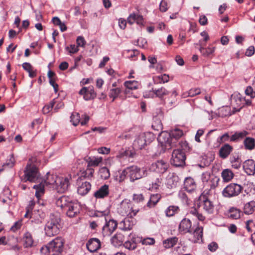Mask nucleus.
Listing matches in <instances>:
<instances>
[{"mask_svg":"<svg viewBox=\"0 0 255 255\" xmlns=\"http://www.w3.org/2000/svg\"><path fill=\"white\" fill-rule=\"evenodd\" d=\"M55 104V102L54 100L51 101L49 105H45L42 109V112L44 114L48 113L53 108L54 105Z\"/></svg>","mask_w":255,"mask_h":255,"instance_id":"56","label":"nucleus"},{"mask_svg":"<svg viewBox=\"0 0 255 255\" xmlns=\"http://www.w3.org/2000/svg\"><path fill=\"white\" fill-rule=\"evenodd\" d=\"M70 118V121L74 126H77L80 122V117L79 113H73Z\"/></svg>","mask_w":255,"mask_h":255,"instance_id":"52","label":"nucleus"},{"mask_svg":"<svg viewBox=\"0 0 255 255\" xmlns=\"http://www.w3.org/2000/svg\"><path fill=\"white\" fill-rule=\"evenodd\" d=\"M203 229L202 227H197L193 232V239L192 241L194 243L202 241Z\"/></svg>","mask_w":255,"mask_h":255,"instance_id":"30","label":"nucleus"},{"mask_svg":"<svg viewBox=\"0 0 255 255\" xmlns=\"http://www.w3.org/2000/svg\"><path fill=\"white\" fill-rule=\"evenodd\" d=\"M141 237L133 236L130 240H128L123 244L124 247L130 251L134 250L137 248V244L141 242Z\"/></svg>","mask_w":255,"mask_h":255,"instance_id":"17","label":"nucleus"},{"mask_svg":"<svg viewBox=\"0 0 255 255\" xmlns=\"http://www.w3.org/2000/svg\"><path fill=\"white\" fill-rule=\"evenodd\" d=\"M168 163L163 160H159L153 163L150 166V169L153 171L159 174L165 172L168 168Z\"/></svg>","mask_w":255,"mask_h":255,"instance_id":"11","label":"nucleus"},{"mask_svg":"<svg viewBox=\"0 0 255 255\" xmlns=\"http://www.w3.org/2000/svg\"><path fill=\"white\" fill-rule=\"evenodd\" d=\"M221 176L223 178V181L225 182H229L234 177V173L229 169H226L222 171L221 173Z\"/></svg>","mask_w":255,"mask_h":255,"instance_id":"34","label":"nucleus"},{"mask_svg":"<svg viewBox=\"0 0 255 255\" xmlns=\"http://www.w3.org/2000/svg\"><path fill=\"white\" fill-rule=\"evenodd\" d=\"M22 68L29 74V76L33 78L36 76V72L32 70L31 65L28 62L23 63L22 65Z\"/></svg>","mask_w":255,"mask_h":255,"instance_id":"44","label":"nucleus"},{"mask_svg":"<svg viewBox=\"0 0 255 255\" xmlns=\"http://www.w3.org/2000/svg\"><path fill=\"white\" fill-rule=\"evenodd\" d=\"M45 217L44 213L40 210H34L31 212L30 219L31 222L39 224L42 223V220Z\"/></svg>","mask_w":255,"mask_h":255,"instance_id":"23","label":"nucleus"},{"mask_svg":"<svg viewBox=\"0 0 255 255\" xmlns=\"http://www.w3.org/2000/svg\"><path fill=\"white\" fill-rule=\"evenodd\" d=\"M245 93L247 95L250 96L251 98L255 97V92L251 86H248L245 90Z\"/></svg>","mask_w":255,"mask_h":255,"instance_id":"63","label":"nucleus"},{"mask_svg":"<svg viewBox=\"0 0 255 255\" xmlns=\"http://www.w3.org/2000/svg\"><path fill=\"white\" fill-rule=\"evenodd\" d=\"M99 174L103 179H107L110 176L109 170L106 167L100 169Z\"/></svg>","mask_w":255,"mask_h":255,"instance_id":"47","label":"nucleus"},{"mask_svg":"<svg viewBox=\"0 0 255 255\" xmlns=\"http://www.w3.org/2000/svg\"><path fill=\"white\" fill-rule=\"evenodd\" d=\"M183 135V131L179 129L173 130L170 133L162 132L158 138L162 148L164 150H169L176 146L177 139Z\"/></svg>","mask_w":255,"mask_h":255,"instance_id":"1","label":"nucleus"},{"mask_svg":"<svg viewBox=\"0 0 255 255\" xmlns=\"http://www.w3.org/2000/svg\"><path fill=\"white\" fill-rule=\"evenodd\" d=\"M243 168L248 175H254L255 173V161L252 159L247 160L244 163Z\"/></svg>","mask_w":255,"mask_h":255,"instance_id":"21","label":"nucleus"},{"mask_svg":"<svg viewBox=\"0 0 255 255\" xmlns=\"http://www.w3.org/2000/svg\"><path fill=\"white\" fill-rule=\"evenodd\" d=\"M71 177L67 176L65 177H59L57 179V181L55 184V189L58 192L64 193L67 191L69 187V180Z\"/></svg>","mask_w":255,"mask_h":255,"instance_id":"10","label":"nucleus"},{"mask_svg":"<svg viewBox=\"0 0 255 255\" xmlns=\"http://www.w3.org/2000/svg\"><path fill=\"white\" fill-rule=\"evenodd\" d=\"M216 49V47L214 46H208L207 48H204L201 46L200 47V51L202 54L205 57L209 56L212 55Z\"/></svg>","mask_w":255,"mask_h":255,"instance_id":"40","label":"nucleus"},{"mask_svg":"<svg viewBox=\"0 0 255 255\" xmlns=\"http://www.w3.org/2000/svg\"><path fill=\"white\" fill-rule=\"evenodd\" d=\"M76 43L78 47H84L86 44V41L84 38L81 36H79L77 38Z\"/></svg>","mask_w":255,"mask_h":255,"instance_id":"64","label":"nucleus"},{"mask_svg":"<svg viewBox=\"0 0 255 255\" xmlns=\"http://www.w3.org/2000/svg\"><path fill=\"white\" fill-rule=\"evenodd\" d=\"M233 147L229 144H225L219 150V155L222 158H226L233 150Z\"/></svg>","mask_w":255,"mask_h":255,"instance_id":"28","label":"nucleus"},{"mask_svg":"<svg viewBox=\"0 0 255 255\" xmlns=\"http://www.w3.org/2000/svg\"><path fill=\"white\" fill-rule=\"evenodd\" d=\"M60 222V219L58 217L51 215L44 228L45 234L49 237L57 235L61 228Z\"/></svg>","mask_w":255,"mask_h":255,"instance_id":"4","label":"nucleus"},{"mask_svg":"<svg viewBox=\"0 0 255 255\" xmlns=\"http://www.w3.org/2000/svg\"><path fill=\"white\" fill-rule=\"evenodd\" d=\"M22 226V220H19L14 223V224L10 228V230L13 232L19 230Z\"/></svg>","mask_w":255,"mask_h":255,"instance_id":"59","label":"nucleus"},{"mask_svg":"<svg viewBox=\"0 0 255 255\" xmlns=\"http://www.w3.org/2000/svg\"><path fill=\"white\" fill-rule=\"evenodd\" d=\"M191 227V221L189 219L184 218L179 224V232L181 234L191 233H192Z\"/></svg>","mask_w":255,"mask_h":255,"instance_id":"18","label":"nucleus"},{"mask_svg":"<svg viewBox=\"0 0 255 255\" xmlns=\"http://www.w3.org/2000/svg\"><path fill=\"white\" fill-rule=\"evenodd\" d=\"M126 172L128 173V176L131 181L140 179L146 176V170L144 169H141L137 166L132 165L126 168Z\"/></svg>","mask_w":255,"mask_h":255,"instance_id":"7","label":"nucleus"},{"mask_svg":"<svg viewBox=\"0 0 255 255\" xmlns=\"http://www.w3.org/2000/svg\"><path fill=\"white\" fill-rule=\"evenodd\" d=\"M179 182V177L174 173H169L166 179V184L168 188H173L177 186Z\"/></svg>","mask_w":255,"mask_h":255,"instance_id":"16","label":"nucleus"},{"mask_svg":"<svg viewBox=\"0 0 255 255\" xmlns=\"http://www.w3.org/2000/svg\"><path fill=\"white\" fill-rule=\"evenodd\" d=\"M162 183V179L160 177L156 178L152 182L151 188L152 190H157L161 186Z\"/></svg>","mask_w":255,"mask_h":255,"instance_id":"55","label":"nucleus"},{"mask_svg":"<svg viewBox=\"0 0 255 255\" xmlns=\"http://www.w3.org/2000/svg\"><path fill=\"white\" fill-rule=\"evenodd\" d=\"M153 92L156 96L159 98H162L163 96L169 94V91L164 87H161L157 90H155Z\"/></svg>","mask_w":255,"mask_h":255,"instance_id":"49","label":"nucleus"},{"mask_svg":"<svg viewBox=\"0 0 255 255\" xmlns=\"http://www.w3.org/2000/svg\"><path fill=\"white\" fill-rule=\"evenodd\" d=\"M201 93V90L199 88H194L190 89L188 92L183 94V96L184 98L187 97H194Z\"/></svg>","mask_w":255,"mask_h":255,"instance_id":"50","label":"nucleus"},{"mask_svg":"<svg viewBox=\"0 0 255 255\" xmlns=\"http://www.w3.org/2000/svg\"><path fill=\"white\" fill-rule=\"evenodd\" d=\"M72 202V200L68 196H62L56 200V205L64 211Z\"/></svg>","mask_w":255,"mask_h":255,"instance_id":"22","label":"nucleus"},{"mask_svg":"<svg viewBox=\"0 0 255 255\" xmlns=\"http://www.w3.org/2000/svg\"><path fill=\"white\" fill-rule=\"evenodd\" d=\"M243 187L239 184L231 183L227 186L223 190V196L231 198L238 196L242 191Z\"/></svg>","mask_w":255,"mask_h":255,"instance_id":"9","label":"nucleus"},{"mask_svg":"<svg viewBox=\"0 0 255 255\" xmlns=\"http://www.w3.org/2000/svg\"><path fill=\"white\" fill-rule=\"evenodd\" d=\"M64 241L61 237H57L49 242L47 245L40 249L42 254L49 253L50 255H59L63 250Z\"/></svg>","mask_w":255,"mask_h":255,"instance_id":"2","label":"nucleus"},{"mask_svg":"<svg viewBox=\"0 0 255 255\" xmlns=\"http://www.w3.org/2000/svg\"><path fill=\"white\" fill-rule=\"evenodd\" d=\"M58 177H59L57 176L56 175L48 173L46 179L42 182L45 185H55L57 181V179L58 178Z\"/></svg>","mask_w":255,"mask_h":255,"instance_id":"36","label":"nucleus"},{"mask_svg":"<svg viewBox=\"0 0 255 255\" xmlns=\"http://www.w3.org/2000/svg\"><path fill=\"white\" fill-rule=\"evenodd\" d=\"M45 184L42 181L40 184L33 186V188L36 190L35 196L39 199L41 196L44 193Z\"/></svg>","mask_w":255,"mask_h":255,"instance_id":"37","label":"nucleus"},{"mask_svg":"<svg viewBox=\"0 0 255 255\" xmlns=\"http://www.w3.org/2000/svg\"><path fill=\"white\" fill-rule=\"evenodd\" d=\"M88 250L91 253L96 252L101 248V242L97 238L90 239L86 244Z\"/></svg>","mask_w":255,"mask_h":255,"instance_id":"19","label":"nucleus"},{"mask_svg":"<svg viewBox=\"0 0 255 255\" xmlns=\"http://www.w3.org/2000/svg\"><path fill=\"white\" fill-rule=\"evenodd\" d=\"M228 216L232 219H237L240 217V211L235 208H231L229 210Z\"/></svg>","mask_w":255,"mask_h":255,"instance_id":"45","label":"nucleus"},{"mask_svg":"<svg viewBox=\"0 0 255 255\" xmlns=\"http://www.w3.org/2000/svg\"><path fill=\"white\" fill-rule=\"evenodd\" d=\"M23 239L25 247H31L33 246L34 241L31 233L29 232H27L24 234Z\"/></svg>","mask_w":255,"mask_h":255,"instance_id":"33","label":"nucleus"},{"mask_svg":"<svg viewBox=\"0 0 255 255\" xmlns=\"http://www.w3.org/2000/svg\"><path fill=\"white\" fill-rule=\"evenodd\" d=\"M124 241V236L120 233H117L111 239V244L115 247L122 246Z\"/></svg>","mask_w":255,"mask_h":255,"instance_id":"25","label":"nucleus"},{"mask_svg":"<svg viewBox=\"0 0 255 255\" xmlns=\"http://www.w3.org/2000/svg\"><path fill=\"white\" fill-rule=\"evenodd\" d=\"M81 208L76 202H72L65 209L67 216L73 218L76 216L79 213Z\"/></svg>","mask_w":255,"mask_h":255,"instance_id":"15","label":"nucleus"},{"mask_svg":"<svg viewBox=\"0 0 255 255\" xmlns=\"http://www.w3.org/2000/svg\"><path fill=\"white\" fill-rule=\"evenodd\" d=\"M109 192V186L105 184L95 192L94 196L96 198H103L108 196Z\"/></svg>","mask_w":255,"mask_h":255,"instance_id":"27","label":"nucleus"},{"mask_svg":"<svg viewBox=\"0 0 255 255\" xmlns=\"http://www.w3.org/2000/svg\"><path fill=\"white\" fill-rule=\"evenodd\" d=\"M128 22L132 24L134 22L138 25H143V17L141 15L136 14L135 13H131L127 18Z\"/></svg>","mask_w":255,"mask_h":255,"instance_id":"26","label":"nucleus"},{"mask_svg":"<svg viewBox=\"0 0 255 255\" xmlns=\"http://www.w3.org/2000/svg\"><path fill=\"white\" fill-rule=\"evenodd\" d=\"M199 206L202 208L207 214H211L214 212V205L212 201L206 196H203L201 198Z\"/></svg>","mask_w":255,"mask_h":255,"instance_id":"13","label":"nucleus"},{"mask_svg":"<svg viewBox=\"0 0 255 255\" xmlns=\"http://www.w3.org/2000/svg\"><path fill=\"white\" fill-rule=\"evenodd\" d=\"M161 198L160 194H153L151 195L149 200L147 203V207L151 208L154 207Z\"/></svg>","mask_w":255,"mask_h":255,"instance_id":"29","label":"nucleus"},{"mask_svg":"<svg viewBox=\"0 0 255 255\" xmlns=\"http://www.w3.org/2000/svg\"><path fill=\"white\" fill-rule=\"evenodd\" d=\"M15 161L13 155H10V157L5 163L2 165V168L0 169V172L2 171L6 168H11L14 165Z\"/></svg>","mask_w":255,"mask_h":255,"instance_id":"48","label":"nucleus"},{"mask_svg":"<svg viewBox=\"0 0 255 255\" xmlns=\"http://www.w3.org/2000/svg\"><path fill=\"white\" fill-rule=\"evenodd\" d=\"M136 223L135 219L127 217L120 223V228L124 231L130 230Z\"/></svg>","mask_w":255,"mask_h":255,"instance_id":"20","label":"nucleus"},{"mask_svg":"<svg viewBox=\"0 0 255 255\" xmlns=\"http://www.w3.org/2000/svg\"><path fill=\"white\" fill-rule=\"evenodd\" d=\"M91 184L89 182H85L80 185L77 189V192L81 195L87 194L91 189Z\"/></svg>","mask_w":255,"mask_h":255,"instance_id":"31","label":"nucleus"},{"mask_svg":"<svg viewBox=\"0 0 255 255\" xmlns=\"http://www.w3.org/2000/svg\"><path fill=\"white\" fill-rule=\"evenodd\" d=\"M255 209V202L254 201H250L244 206V211L246 214H252Z\"/></svg>","mask_w":255,"mask_h":255,"instance_id":"39","label":"nucleus"},{"mask_svg":"<svg viewBox=\"0 0 255 255\" xmlns=\"http://www.w3.org/2000/svg\"><path fill=\"white\" fill-rule=\"evenodd\" d=\"M178 241V238L173 237L169 238L163 241V247L165 249H169L176 245Z\"/></svg>","mask_w":255,"mask_h":255,"instance_id":"32","label":"nucleus"},{"mask_svg":"<svg viewBox=\"0 0 255 255\" xmlns=\"http://www.w3.org/2000/svg\"><path fill=\"white\" fill-rule=\"evenodd\" d=\"M154 138V134L150 132L140 134L134 141L133 146L135 150H140L150 143Z\"/></svg>","mask_w":255,"mask_h":255,"instance_id":"5","label":"nucleus"},{"mask_svg":"<svg viewBox=\"0 0 255 255\" xmlns=\"http://www.w3.org/2000/svg\"><path fill=\"white\" fill-rule=\"evenodd\" d=\"M186 155L181 149H174L170 159L171 164L176 167L183 166L185 164Z\"/></svg>","mask_w":255,"mask_h":255,"instance_id":"8","label":"nucleus"},{"mask_svg":"<svg viewBox=\"0 0 255 255\" xmlns=\"http://www.w3.org/2000/svg\"><path fill=\"white\" fill-rule=\"evenodd\" d=\"M179 208L177 206H170L165 210L166 215L168 217H172L179 212Z\"/></svg>","mask_w":255,"mask_h":255,"instance_id":"42","label":"nucleus"},{"mask_svg":"<svg viewBox=\"0 0 255 255\" xmlns=\"http://www.w3.org/2000/svg\"><path fill=\"white\" fill-rule=\"evenodd\" d=\"M121 92L122 90L119 88H113L110 90L109 97L113 98L112 101H114L118 97Z\"/></svg>","mask_w":255,"mask_h":255,"instance_id":"51","label":"nucleus"},{"mask_svg":"<svg viewBox=\"0 0 255 255\" xmlns=\"http://www.w3.org/2000/svg\"><path fill=\"white\" fill-rule=\"evenodd\" d=\"M88 162V167L97 166L102 161V157H97L90 159Z\"/></svg>","mask_w":255,"mask_h":255,"instance_id":"53","label":"nucleus"},{"mask_svg":"<svg viewBox=\"0 0 255 255\" xmlns=\"http://www.w3.org/2000/svg\"><path fill=\"white\" fill-rule=\"evenodd\" d=\"M189 214L197 217L199 221H203L205 219V217L200 213L195 207L191 208L189 211Z\"/></svg>","mask_w":255,"mask_h":255,"instance_id":"43","label":"nucleus"},{"mask_svg":"<svg viewBox=\"0 0 255 255\" xmlns=\"http://www.w3.org/2000/svg\"><path fill=\"white\" fill-rule=\"evenodd\" d=\"M162 113L159 110V114H158V119L157 117L156 116L153 117V119L154 120V124L152 125V127L153 128H156V129L158 130L159 129H161L162 128V125L161 122V119L162 118Z\"/></svg>","mask_w":255,"mask_h":255,"instance_id":"38","label":"nucleus"},{"mask_svg":"<svg viewBox=\"0 0 255 255\" xmlns=\"http://www.w3.org/2000/svg\"><path fill=\"white\" fill-rule=\"evenodd\" d=\"M66 49L70 54L75 53L79 50L78 46H76L75 44H71L70 46H67Z\"/></svg>","mask_w":255,"mask_h":255,"instance_id":"57","label":"nucleus"},{"mask_svg":"<svg viewBox=\"0 0 255 255\" xmlns=\"http://www.w3.org/2000/svg\"><path fill=\"white\" fill-rule=\"evenodd\" d=\"M23 180L24 182L29 181L36 182L39 178L40 174L36 166L33 164H28L24 170Z\"/></svg>","mask_w":255,"mask_h":255,"instance_id":"6","label":"nucleus"},{"mask_svg":"<svg viewBox=\"0 0 255 255\" xmlns=\"http://www.w3.org/2000/svg\"><path fill=\"white\" fill-rule=\"evenodd\" d=\"M249 134V132L246 130L240 132H236L230 138L231 141H235L240 139H243Z\"/></svg>","mask_w":255,"mask_h":255,"instance_id":"41","label":"nucleus"},{"mask_svg":"<svg viewBox=\"0 0 255 255\" xmlns=\"http://www.w3.org/2000/svg\"><path fill=\"white\" fill-rule=\"evenodd\" d=\"M133 200L136 203H141L144 201V197L142 194H134L133 195Z\"/></svg>","mask_w":255,"mask_h":255,"instance_id":"58","label":"nucleus"},{"mask_svg":"<svg viewBox=\"0 0 255 255\" xmlns=\"http://www.w3.org/2000/svg\"><path fill=\"white\" fill-rule=\"evenodd\" d=\"M139 211V209L135 206L130 200L125 199L120 203L118 208V212L123 216L132 218Z\"/></svg>","mask_w":255,"mask_h":255,"instance_id":"3","label":"nucleus"},{"mask_svg":"<svg viewBox=\"0 0 255 255\" xmlns=\"http://www.w3.org/2000/svg\"><path fill=\"white\" fill-rule=\"evenodd\" d=\"M124 85L128 89H136L138 87V84L135 81H126L124 83Z\"/></svg>","mask_w":255,"mask_h":255,"instance_id":"54","label":"nucleus"},{"mask_svg":"<svg viewBox=\"0 0 255 255\" xmlns=\"http://www.w3.org/2000/svg\"><path fill=\"white\" fill-rule=\"evenodd\" d=\"M141 242L143 245H152L155 243V240L152 238H146L143 239L141 238Z\"/></svg>","mask_w":255,"mask_h":255,"instance_id":"60","label":"nucleus"},{"mask_svg":"<svg viewBox=\"0 0 255 255\" xmlns=\"http://www.w3.org/2000/svg\"><path fill=\"white\" fill-rule=\"evenodd\" d=\"M211 177L210 172H205L202 173L201 179L203 182L207 183Z\"/></svg>","mask_w":255,"mask_h":255,"instance_id":"62","label":"nucleus"},{"mask_svg":"<svg viewBox=\"0 0 255 255\" xmlns=\"http://www.w3.org/2000/svg\"><path fill=\"white\" fill-rule=\"evenodd\" d=\"M245 147L248 150H253L255 147V139L253 137H247L244 141Z\"/></svg>","mask_w":255,"mask_h":255,"instance_id":"35","label":"nucleus"},{"mask_svg":"<svg viewBox=\"0 0 255 255\" xmlns=\"http://www.w3.org/2000/svg\"><path fill=\"white\" fill-rule=\"evenodd\" d=\"M94 172V169L91 168V167H88L86 170L83 173L84 174V176L87 178L92 177Z\"/></svg>","mask_w":255,"mask_h":255,"instance_id":"61","label":"nucleus"},{"mask_svg":"<svg viewBox=\"0 0 255 255\" xmlns=\"http://www.w3.org/2000/svg\"><path fill=\"white\" fill-rule=\"evenodd\" d=\"M219 181L220 178L218 177L212 176L207 183L211 189H215L218 186Z\"/></svg>","mask_w":255,"mask_h":255,"instance_id":"46","label":"nucleus"},{"mask_svg":"<svg viewBox=\"0 0 255 255\" xmlns=\"http://www.w3.org/2000/svg\"><path fill=\"white\" fill-rule=\"evenodd\" d=\"M106 221H107V220ZM117 222L113 219L106 221L105 225L103 226L102 229L103 235L104 237L110 236L117 229Z\"/></svg>","mask_w":255,"mask_h":255,"instance_id":"12","label":"nucleus"},{"mask_svg":"<svg viewBox=\"0 0 255 255\" xmlns=\"http://www.w3.org/2000/svg\"><path fill=\"white\" fill-rule=\"evenodd\" d=\"M79 94L83 95V98L86 101L94 99L96 97V93L93 86L83 87L79 92Z\"/></svg>","mask_w":255,"mask_h":255,"instance_id":"14","label":"nucleus"},{"mask_svg":"<svg viewBox=\"0 0 255 255\" xmlns=\"http://www.w3.org/2000/svg\"><path fill=\"white\" fill-rule=\"evenodd\" d=\"M184 188L187 191L191 192L196 189V183L192 178L187 177L184 180Z\"/></svg>","mask_w":255,"mask_h":255,"instance_id":"24","label":"nucleus"}]
</instances>
